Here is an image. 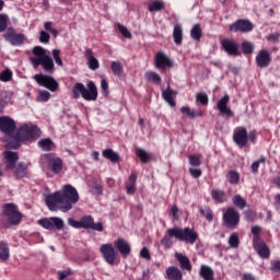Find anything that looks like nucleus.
I'll return each instance as SVG.
<instances>
[{
	"label": "nucleus",
	"mask_w": 280,
	"mask_h": 280,
	"mask_svg": "<svg viewBox=\"0 0 280 280\" xmlns=\"http://www.w3.org/2000/svg\"><path fill=\"white\" fill-rule=\"evenodd\" d=\"M168 235H165L161 240L162 246L164 248H172V237L179 240L180 242H186L187 244H196V240H198V233L189 228L180 229V228H173L167 230Z\"/></svg>",
	"instance_id": "f257e3e1"
},
{
	"label": "nucleus",
	"mask_w": 280,
	"mask_h": 280,
	"mask_svg": "<svg viewBox=\"0 0 280 280\" xmlns=\"http://www.w3.org/2000/svg\"><path fill=\"white\" fill-rule=\"evenodd\" d=\"M33 55L35 57H31L30 61L34 69H38L40 65L43 69L46 70L48 73L54 71V59L51 58V52L40 46H35L33 48Z\"/></svg>",
	"instance_id": "f03ea898"
},
{
	"label": "nucleus",
	"mask_w": 280,
	"mask_h": 280,
	"mask_svg": "<svg viewBox=\"0 0 280 280\" xmlns=\"http://www.w3.org/2000/svg\"><path fill=\"white\" fill-rule=\"evenodd\" d=\"M38 137H40V129L38 127L24 125L18 130L13 140L8 141L7 147L18 150V148H21L20 141H30V139H38Z\"/></svg>",
	"instance_id": "7ed1b4c3"
},
{
	"label": "nucleus",
	"mask_w": 280,
	"mask_h": 280,
	"mask_svg": "<svg viewBox=\"0 0 280 280\" xmlns=\"http://www.w3.org/2000/svg\"><path fill=\"white\" fill-rule=\"evenodd\" d=\"M74 100L83 97L85 102H95L97 100V86L95 82L90 81L86 86L83 83H75L72 90Z\"/></svg>",
	"instance_id": "20e7f679"
},
{
	"label": "nucleus",
	"mask_w": 280,
	"mask_h": 280,
	"mask_svg": "<svg viewBox=\"0 0 280 280\" xmlns=\"http://www.w3.org/2000/svg\"><path fill=\"white\" fill-rule=\"evenodd\" d=\"M60 194L66 203L63 205V213H67L73 209V205H78V200H80V195L78 194L75 187L71 185H65Z\"/></svg>",
	"instance_id": "39448f33"
},
{
	"label": "nucleus",
	"mask_w": 280,
	"mask_h": 280,
	"mask_svg": "<svg viewBox=\"0 0 280 280\" xmlns=\"http://www.w3.org/2000/svg\"><path fill=\"white\" fill-rule=\"evenodd\" d=\"M45 202L49 211H58L59 209H61L62 213H65L63 207L66 203L62 198V192L56 191L46 196Z\"/></svg>",
	"instance_id": "423d86ee"
},
{
	"label": "nucleus",
	"mask_w": 280,
	"mask_h": 280,
	"mask_svg": "<svg viewBox=\"0 0 280 280\" xmlns=\"http://www.w3.org/2000/svg\"><path fill=\"white\" fill-rule=\"evenodd\" d=\"M37 224L46 229V231H62L65 229V220L59 217L39 219Z\"/></svg>",
	"instance_id": "0eeeda50"
},
{
	"label": "nucleus",
	"mask_w": 280,
	"mask_h": 280,
	"mask_svg": "<svg viewBox=\"0 0 280 280\" xmlns=\"http://www.w3.org/2000/svg\"><path fill=\"white\" fill-rule=\"evenodd\" d=\"M100 253L109 266H115L117 264V250L115 249V246L110 243H105L100 247Z\"/></svg>",
	"instance_id": "6e6552de"
},
{
	"label": "nucleus",
	"mask_w": 280,
	"mask_h": 280,
	"mask_svg": "<svg viewBox=\"0 0 280 280\" xmlns=\"http://www.w3.org/2000/svg\"><path fill=\"white\" fill-rule=\"evenodd\" d=\"M3 213H4L8 222H10V224H13L14 226H16L18 224H21V220H22L23 215L21 214V212H19V210L16 209V206H14V203L4 205Z\"/></svg>",
	"instance_id": "1a4fd4ad"
},
{
	"label": "nucleus",
	"mask_w": 280,
	"mask_h": 280,
	"mask_svg": "<svg viewBox=\"0 0 280 280\" xmlns=\"http://www.w3.org/2000/svg\"><path fill=\"white\" fill-rule=\"evenodd\" d=\"M34 79L37 82V84H39V86L48 89V91H51V93L58 91V81H56L54 77L47 74H35Z\"/></svg>",
	"instance_id": "9d476101"
},
{
	"label": "nucleus",
	"mask_w": 280,
	"mask_h": 280,
	"mask_svg": "<svg viewBox=\"0 0 280 280\" xmlns=\"http://www.w3.org/2000/svg\"><path fill=\"white\" fill-rule=\"evenodd\" d=\"M223 222L228 229H237V224H240V212L234 208H229L223 214Z\"/></svg>",
	"instance_id": "9b49d317"
},
{
	"label": "nucleus",
	"mask_w": 280,
	"mask_h": 280,
	"mask_svg": "<svg viewBox=\"0 0 280 280\" xmlns=\"http://www.w3.org/2000/svg\"><path fill=\"white\" fill-rule=\"evenodd\" d=\"M253 22L249 20H237L230 25V32H241L242 34H248L253 32Z\"/></svg>",
	"instance_id": "f8f14e48"
},
{
	"label": "nucleus",
	"mask_w": 280,
	"mask_h": 280,
	"mask_svg": "<svg viewBox=\"0 0 280 280\" xmlns=\"http://www.w3.org/2000/svg\"><path fill=\"white\" fill-rule=\"evenodd\" d=\"M19 161V154L12 151L3 152L4 172H12Z\"/></svg>",
	"instance_id": "ddd939ff"
},
{
	"label": "nucleus",
	"mask_w": 280,
	"mask_h": 280,
	"mask_svg": "<svg viewBox=\"0 0 280 280\" xmlns=\"http://www.w3.org/2000/svg\"><path fill=\"white\" fill-rule=\"evenodd\" d=\"M81 229H91L92 231H98V233H102L104 231V224L102 222L95 223L93 220V217L85 215L81 218Z\"/></svg>",
	"instance_id": "4468645a"
},
{
	"label": "nucleus",
	"mask_w": 280,
	"mask_h": 280,
	"mask_svg": "<svg viewBox=\"0 0 280 280\" xmlns=\"http://www.w3.org/2000/svg\"><path fill=\"white\" fill-rule=\"evenodd\" d=\"M3 37L8 40V43H10V44H12L14 46L23 45V43L25 40V35L16 34V32L12 27H9L7 30V32L3 35Z\"/></svg>",
	"instance_id": "2eb2a0df"
},
{
	"label": "nucleus",
	"mask_w": 280,
	"mask_h": 280,
	"mask_svg": "<svg viewBox=\"0 0 280 280\" xmlns=\"http://www.w3.org/2000/svg\"><path fill=\"white\" fill-rule=\"evenodd\" d=\"M0 130L4 135H12L16 130V122L8 116L0 117Z\"/></svg>",
	"instance_id": "dca6fc26"
},
{
	"label": "nucleus",
	"mask_w": 280,
	"mask_h": 280,
	"mask_svg": "<svg viewBox=\"0 0 280 280\" xmlns=\"http://www.w3.org/2000/svg\"><path fill=\"white\" fill-rule=\"evenodd\" d=\"M233 139L236 145L244 148L248 143V131L244 127H238L234 131Z\"/></svg>",
	"instance_id": "f3484780"
},
{
	"label": "nucleus",
	"mask_w": 280,
	"mask_h": 280,
	"mask_svg": "<svg viewBox=\"0 0 280 280\" xmlns=\"http://www.w3.org/2000/svg\"><path fill=\"white\" fill-rule=\"evenodd\" d=\"M253 244L259 257H262L265 259L270 257V249L268 248V246H266V243H264L261 238H259V236H254Z\"/></svg>",
	"instance_id": "a211bd4d"
},
{
	"label": "nucleus",
	"mask_w": 280,
	"mask_h": 280,
	"mask_svg": "<svg viewBox=\"0 0 280 280\" xmlns=\"http://www.w3.org/2000/svg\"><path fill=\"white\" fill-rule=\"evenodd\" d=\"M221 47L229 56H240V49L237 48V42H235V39H223Z\"/></svg>",
	"instance_id": "6ab92c4d"
},
{
	"label": "nucleus",
	"mask_w": 280,
	"mask_h": 280,
	"mask_svg": "<svg viewBox=\"0 0 280 280\" xmlns=\"http://www.w3.org/2000/svg\"><path fill=\"white\" fill-rule=\"evenodd\" d=\"M155 67L156 69H165V67L172 68L174 67V62H172V59H170L165 52L159 51L155 55Z\"/></svg>",
	"instance_id": "aec40b11"
},
{
	"label": "nucleus",
	"mask_w": 280,
	"mask_h": 280,
	"mask_svg": "<svg viewBox=\"0 0 280 280\" xmlns=\"http://www.w3.org/2000/svg\"><path fill=\"white\" fill-rule=\"evenodd\" d=\"M272 58L270 57V52L268 50L262 49L256 56V65L257 67H260V69H266V67H269Z\"/></svg>",
	"instance_id": "412c9836"
},
{
	"label": "nucleus",
	"mask_w": 280,
	"mask_h": 280,
	"mask_svg": "<svg viewBox=\"0 0 280 280\" xmlns=\"http://www.w3.org/2000/svg\"><path fill=\"white\" fill-rule=\"evenodd\" d=\"M44 160L48 165H51V170L55 174H60L62 172V160L59 158L54 159V154H45Z\"/></svg>",
	"instance_id": "4be33fe9"
},
{
	"label": "nucleus",
	"mask_w": 280,
	"mask_h": 280,
	"mask_svg": "<svg viewBox=\"0 0 280 280\" xmlns=\"http://www.w3.org/2000/svg\"><path fill=\"white\" fill-rule=\"evenodd\" d=\"M231 101V96L229 94H225L217 104L218 110H220L223 115H226L228 117H233V110L229 108V102Z\"/></svg>",
	"instance_id": "5701e85b"
},
{
	"label": "nucleus",
	"mask_w": 280,
	"mask_h": 280,
	"mask_svg": "<svg viewBox=\"0 0 280 280\" xmlns=\"http://www.w3.org/2000/svg\"><path fill=\"white\" fill-rule=\"evenodd\" d=\"M114 246L122 257H128V255H130V250H131L130 244H128L126 240L124 238L116 240L114 242Z\"/></svg>",
	"instance_id": "b1692460"
},
{
	"label": "nucleus",
	"mask_w": 280,
	"mask_h": 280,
	"mask_svg": "<svg viewBox=\"0 0 280 280\" xmlns=\"http://www.w3.org/2000/svg\"><path fill=\"white\" fill-rule=\"evenodd\" d=\"M85 58L88 60V67L92 71H95L96 69H100V61H97V58L93 55V50L86 49L85 50Z\"/></svg>",
	"instance_id": "393cba45"
},
{
	"label": "nucleus",
	"mask_w": 280,
	"mask_h": 280,
	"mask_svg": "<svg viewBox=\"0 0 280 280\" xmlns=\"http://www.w3.org/2000/svg\"><path fill=\"white\" fill-rule=\"evenodd\" d=\"M167 280H183V271L178 267L171 266L166 269Z\"/></svg>",
	"instance_id": "a878e982"
},
{
	"label": "nucleus",
	"mask_w": 280,
	"mask_h": 280,
	"mask_svg": "<svg viewBox=\"0 0 280 280\" xmlns=\"http://www.w3.org/2000/svg\"><path fill=\"white\" fill-rule=\"evenodd\" d=\"M175 258L179 262V266L180 268H183V270H187L188 272H191V261L186 255L180 253H175Z\"/></svg>",
	"instance_id": "bb28decb"
},
{
	"label": "nucleus",
	"mask_w": 280,
	"mask_h": 280,
	"mask_svg": "<svg viewBox=\"0 0 280 280\" xmlns=\"http://www.w3.org/2000/svg\"><path fill=\"white\" fill-rule=\"evenodd\" d=\"M11 172L15 178H25L27 176V166L23 162H20Z\"/></svg>",
	"instance_id": "cd10ccee"
},
{
	"label": "nucleus",
	"mask_w": 280,
	"mask_h": 280,
	"mask_svg": "<svg viewBox=\"0 0 280 280\" xmlns=\"http://www.w3.org/2000/svg\"><path fill=\"white\" fill-rule=\"evenodd\" d=\"M174 95H177L176 91H173L172 89L167 88L162 92V97L170 104V106H176V101H174Z\"/></svg>",
	"instance_id": "c85d7f7f"
},
{
	"label": "nucleus",
	"mask_w": 280,
	"mask_h": 280,
	"mask_svg": "<svg viewBox=\"0 0 280 280\" xmlns=\"http://www.w3.org/2000/svg\"><path fill=\"white\" fill-rule=\"evenodd\" d=\"M102 155L104 159H107V161H110L112 163H117L120 159L119 153L115 152L113 149L103 150Z\"/></svg>",
	"instance_id": "c756f323"
},
{
	"label": "nucleus",
	"mask_w": 280,
	"mask_h": 280,
	"mask_svg": "<svg viewBox=\"0 0 280 280\" xmlns=\"http://www.w3.org/2000/svg\"><path fill=\"white\" fill-rule=\"evenodd\" d=\"M199 275L205 280H213L214 271L212 270L211 267H209L207 265H201Z\"/></svg>",
	"instance_id": "7c9ffc66"
},
{
	"label": "nucleus",
	"mask_w": 280,
	"mask_h": 280,
	"mask_svg": "<svg viewBox=\"0 0 280 280\" xmlns=\"http://www.w3.org/2000/svg\"><path fill=\"white\" fill-rule=\"evenodd\" d=\"M173 38L176 45H180L183 43V26L180 24H176L174 26Z\"/></svg>",
	"instance_id": "2f4dec72"
},
{
	"label": "nucleus",
	"mask_w": 280,
	"mask_h": 280,
	"mask_svg": "<svg viewBox=\"0 0 280 280\" xmlns=\"http://www.w3.org/2000/svg\"><path fill=\"white\" fill-rule=\"evenodd\" d=\"M10 259V247H8V243L0 242V260L8 261Z\"/></svg>",
	"instance_id": "473e14b6"
},
{
	"label": "nucleus",
	"mask_w": 280,
	"mask_h": 280,
	"mask_svg": "<svg viewBox=\"0 0 280 280\" xmlns=\"http://www.w3.org/2000/svg\"><path fill=\"white\" fill-rule=\"evenodd\" d=\"M38 145L39 148L44 151V152H50V150H54V141H51V139L46 138V139H42L38 141Z\"/></svg>",
	"instance_id": "72a5a7b5"
},
{
	"label": "nucleus",
	"mask_w": 280,
	"mask_h": 280,
	"mask_svg": "<svg viewBox=\"0 0 280 280\" xmlns=\"http://www.w3.org/2000/svg\"><path fill=\"white\" fill-rule=\"evenodd\" d=\"M137 191V174L132 173L129 176V183L127 184V194H135Z\"/></svg>",
	"instance_id": "f704fd0d"
},
{
	"label": "nucleus",
	"mask_w": 280,
	"mask_h": 280,
	"mask_svg": "<svg viewBox=\"0 0 280 280\" xmlns=\"http://www.w3.org/2000/svg\"><path fill=\"white\" fill-rule=\"evenodd\" d=\"M112 71L114 75H117V78H121V75H124V66L121 65V61H113Z\"/></svg>",
	"instance_id": "c9c22d12"
},
{
	"label": "nucleus",
	"mask_w": 280,
	"mask_h": 280,
	"mask_svg": "<svg viewBox=\"0 0 280 280\" xmlns=\"http://www.w3.org/2000/svg\"><path fill=\"white\" fill-rule=\"evenodd\" d=\"M211 196L215 202H226V194L220 189H212Z\"/></svg>",
	"instance_id": "e433bc0d"
},
{
	"label": "nucleus",
	"mask_w": 280,
	"mask_h": 280,
	"mask_svg": "<svg viewBox=\"0 0 280 280\" xmlns=\"http://www.w3.org/2000/svg\"><path fill=\"white\" fill-rule=\"evenodd\" d=\"M145 80L148 82H153L154 84H161V75L156 72L149 71L144 74Z\"/></svg>",
	"instance_id": "4c0bfd02"
},
{
	"label": "nucleus",
	"mask_w": 280,
	"mask_h": 280,
	"mask_svg": "<svg viewBox=\"0 0 280 280\" xmlns=\"http://www.w3.org/2000/svg\"><path fill=\"white\" fill-rule=\"evenodd\" d=\"M190 36L194 38V40H200V38H202V30L200 28V24L192 26Z\"/></svg>",
	"instance_id": "58836bf2"
},
{
	"label": "nucleus",
	"mask_w": 280,
	"mask_h": 280,
	"mask_svg": "<svg viewBox=\"0 0 280 280\" xmlns=\"http://www.w3.org/2000/svg\"><path fill=\"white\" fill-rule=\"evenodd\" d=\"M199 213L202 215V218H206L208 222H213V211H211V208H201Z\"/></svg>",
	"instance_id": "ea45409f"
},
{
	"label": "nucleus",
	"mask_w": 280,
	"mask_h": 280,
	"mask_svg": "<svg viewBox=\"0 0 280 280\" xmlns=\"http://www.w3.org/2000/svg\"><path fill=\"white\" fill-rule=\"evenodd\" d=\"M232 201L235 207H238V209H244V207H246V199L240 195L234 196Z\"/></svg>",
	"instance_id": "a19ab883"
},
{
	"label": "nucleus",
	"mask_w": 280,
	"mask_h": 280,
	"mask_svg": "<svg viewBox=\"0 0 280 280\" xmlns=\"http://www.w3.org/2000/svg\"><path fill=\"white\" fill-rule=\"evenodd\" d=\"M228 180L231 185H237V183H240V174L235 171H230L228 174Z\"/></svg>",
	"instance_id": "79ce46f5"
},
{
	"label": "nucleus",
	"mask_w": 280,
	"mask_h": 280,
	"mask_svg": "<svg viewBox=\"0 0 280 280\" xmlns=\"http://www.w3.org/2000/svg\"><path fill=\"white\" fill-rule=\"evenodd\" d=\"M165 8V4L161 1H154L149 5V12H159Z\"/></svg>",
	"instance_id": "37998d69"
},
{
	"label": "nucleus",
	"mask_w": 280,
	"mask_h": 280,
	"mask_svg": "<svg viewBox=\"0 0 280 280\" xmlns=\"http://www.w3.org/2000/svg\"><path fill=\"white\" fill-rule=\"evenodd\" d=\"M229 244H230L231 248H238V246H240V236L237 235V233H234L230 236Z\"/></svg>",
	"instance_id": "c03bdc74"
},
{
	"label": "nucleus",
	"mask_w": 280,
	"mask_h": 280,
	"mask_svg": "<svg viewBox=\"0 0 280 280\" xmlns=\"http://www.w3.org/2000/svg\"><path fill=\"white\" fill-rule=\"evenodd\" d=\"M137 156H139V159L142 161V163H148V161H150V154L148 153V151H145L143 149L137 150Z\"/></svg>",
	"instance_id": "a18cd8bd"
},
{
	"label": "nucleus",
	"mask_w": 280,
	"mask_h": 280,
	"mask_svg": "<svg viewBox=\"0 0 280 280\" xmlns=\"http://www.w3.org/2000/svg\"><path fill=\"white\" fill-rule=\"evenodd\" d=\"M12 80V71L9 69L0 73V82H10Z\"/></svg>",
	"instance_id": "49530a36"
},
{
	"label": "nucleus",
	"mask_w": 280,
	"mask_h": 280,
	"mask_svg": "<svg viewBox=\"0 0 280 280\" xmlns=\"http://www.w3.org/2000/svg\"><path fill=\"white\" fill-rule=\"evenodd\" d=\"M49 97H51V93L48 91H40L37 95V102H49Z\"/></svg>",
	"instance_id": "de8ad7c7"
},
{
	"label": "nucleus",
	"mask_w": 280,
	"mask_h": 280,
	"mask_svg": "<svg viewBox=\"0 0 280 280\" xmlns=\"http://www.w3.org/2000/svg\"><path fill=\"white\" fill-rule=\"evenodd\" d=\"M254 49H255V46L252 43L244 42L242 44L243 54H253Z\"/></svg>",
	"instance_id": "09e8293b"
},
{
	"label": "nucleus",
	"mask_w": 280,
	"mask_h": 280,
	"mask_svg": "<svg viewBox=\"0 0 280 280\" xmlns=\"http://www.w3.org/2000/svg\"><path fill=\"white\" fill-rule=\"evenodd\" d=\"M196 100L203 106H207V104H209V96H207L206 93H198Z\"/></svg>",
	"instance_id": "8fccbe9b"
},
{
	"label": "nucleus",
	"mask_w": 280,
	"mask_h": 280,
	"mask_svg": "<svg viewBox=\"0 0 280 280\" xmlns=\"http://www.w3.org/2000/svg\"><path fill=\"white\" fill-rule=\"evenodd\" d=\"M244 215L247 222H255V220L257 219V213H255V211L253 210H246L244 212Z\"/></svg>",
	"instance_id": "3c124183"
},
{
	"label": "nucleus",
	"mask_w": 280,
	"mask_h": 280,
	"mask_svg": "<svg viewBox=\"0 0 280 280\" xmlns=\"http://www.w3.org/2000/svg\"><path fill=\"white\" fill-rule=\"evenodd\" d=\"M52 58L56 62V65H58V67H62V58H60V50L59 49H52Z\"/></svg>",
	"instance_id": "603ef678"
},
{
	"label": "nucleus",
	"mask_w": 280,
	"mask_h": 280,
	"mask_svg": "<svg viewBox=\"0 0 280 280\" xmlns=\"http://www.w3.org/2000/svg\"><path fill=\"white\" fill-rule=\"evenodd\" d=\"M189 164L192 165V167H200L201 161L200 156L198 155H189Z\"/></svg>",
	"instance_id": "864d4df0"
},
{
	"label": "nucleus",
	"mask_w": 280,
	"mask_h": 280,
	"mask_svg": "<svg viewBox=\"0 0 280 280\" xmlns=\"http://www.w3.org/2000/svg\"><path fill=\"white\" fill-rule=\"evenodd\" d=\"M117 27H118L120 34H122V36H125V38H132V33H130V31H128L126 26L118 23Z\"/></svg>",
	"instance_id": "5fc2aeb1"
},
{
	"label": "nucleus",
	"mask_w": 280,
	"mask_h": 280,
	"mask_svg": "<svg viewBox=\"0 0 280 280\" xmlns=\"http://www.w3.org/2000/svg\"><path fill=\"white\" fill-rule=\"evenodd\" d=\"M188 172L192 178H200L202 176V170L200 168L189 167Z\"/></svg>",
	"instance_id": "6e6d98bb"
},
{
	"label": "nucleus",
	"mask_w": 280,
	"mask_h": 280,
	"mask_svg": "<svg viewBox=\"0 0 280 280\" xmlns=\"http://www.w3.org/2000/svg\"><path fill=\"white\" fill-rule=\"evenodd\" d=\"M8 27V16L0 14V32H5Z\"/></svg>",
	"instance_id": "4d7b16f0"
},
{
	"label": "nucleus",
	"mask_w": 280,
	"mask_h": 280,
	"mask_svg": "<svg viewBox=\"0 0 280 280\" xmlns=\"http://www.w3.org/2000/svg\"><path fill=\"white\" fill-rule=\"evenodd\" d=\"M68 224L72 226V229H82L81 221H75V219L72 218H68Z\"/></svg>",
	"instance_id": "13d9d810"
},
{
	"label": "nucleus",
	"mask_w": 280,
	"mask_h": 280,
	"mask_svg": "<svg viewBox=\"0 0 280 280\" xmlns=\"http://www.w3.org/2000/svg\"><path fill=\"white\" fill-rule=\"evenodd\" d=\"M259 163H266V159H265V158H261L260 160H258V161H256V162H254V163L252 164V172H253L254 174H257V171L259 170Z\"/></svg>",
	"instance_id": "bf43d9fd"
},
{
	"label": "nucleus",
	"mask_w": 280,
	"mask_h": 280,
	"mask_svg": "<svg viewBox=\"0 0 280 280\" xmlns=\"http://www.w3.org/2000/svg\"><path fill=\"white\" fill-rule=\"evenodd\" d=\"M49 33L45 32V31H40L39 32V42L40 43H49Z\"/></svg>",
	"instance_id": "052dcab7"
},
{
	"label": "nucleus",
	"mask_w": 280,
	"mask_h": 280,
	"mask_svg": "<svg viewBox=\"0 0 280 280\" xmlns=\"http://www.w3.org/2000/svg\"><path fill=\"white\" fill-rule=\"evenodd\" d=\"M59 280H65L67 277H71V269H67L63 271H57Z\"/></svg>",
	"instance_id": "680f3d73"
},
{
	"label": "nucleus",
	"mask_w": 280,
	"mask_h": 280,
	"mask_svg": "<svg viewBox=\"0 0 280 280\" xmlns=\"http://www.w3.org/2000/svg\"><path fill=\"white\" fill-rule=\"evenodd\" d=\"M180 113L185 115V117H188L189 119H191V108H189L188 106H183L180 108Z\"/></svg>",
	"instance_id": "e2e57ef3"
},
{
	"label": "nucleus",
	"mask_w": 280,
	"mask_h": 280,
	"mask_svg": "<svg viewBox=\"0 0 280 280\" xmlns=\"http://www.w3.org/2000/svg\"><path fill=\"white\" fill-rule=\"evenodd\" d=\"M140 257H142V259H150V249H148V247H143L140 252Z\"/></svg>",
	"instance_id": "0e129e2a"
},
{
	"label": "nucleus",
	"mask_w": 280,
	"mask_h": 280,
	"mask_svg": "<svg viewBox=\"0 0 280 280\" xmlns=\"http://www.w3.org/2000/svg\"><path fill=\"white\" fill-rule=\"evenodd\" d=\"M196 117H202V110L190 109V119H196Z\"/></svg>",
	"instance_id": "69168bd1"
},
{
	"label": "nucleus",
	"mask_w": 280,
	"mask_h": 280,
	"mask_svg": "<svg viewBox=\"0 0 280 280\" xmlns=\"http://www.w3.org/2000/svg\"><path fill=\"white\" fill-rule=\"evenodd\" d=\"M101 89L105 95H108V82H106L104 79L101 81Z\"/></svg>",
	"instance_id": "338daca9"
},
{
	"label": "nucleus",
	"mask_w": 280,
	"mask_h": 280,
	"mask_svg": "<svg viewBox=\"0 0 280 280\" xmlns=\"http://www.w3.org/2000/svg\"><path fill=\"white\" fill-rule=\"evenodd\" d=\"M271 270H272L273 272H280V261H279V260H277V261H275V262L272 264Z\"/></svg>",
	"instance_id": "774afa93"
}]
</instances>
